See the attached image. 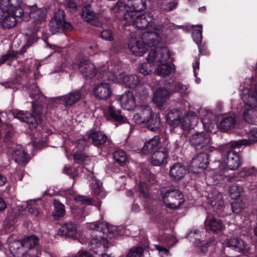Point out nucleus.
<instances>
[{"label": "nucleus", "mask_w": 257, "mask_h": 257, "mask_svg": "<svg viewBox=\"0 0 257 257\" xmlns=\"http://www.w3.org/2000/svg\"><path fill=\"white\" fill-rule=\"evenodd\" d=\"M29 96L33 99L32 101V113L20 110L15 114V117L27 123L28 128L33 131L36 129L38 124L42 120L43 115L49 107H56L57 103L64 106H70L80 99V92L75 90L68 94L49 99L41 92L36 84L29 88Z\"/></svg>", "instance_id": "nucleus-1"}, {"label": "nucleus", "mask_w": 257, "mask_h": 257, "mask_svg": "<svg viewBox=\"0 0 257 257\" xmlns=\"http://www.w3.org/2000/svg\"><path fill=\"white\" fill-rule=\"evenodd\" d=\"M21 0H8L0 6V26L4 29L14 27L18 22L17 18L24 15V10L20 6Z\"/></svg>", "instance_id": "nucleus-2"}, {"label": "nucleus", "mask_w": 257, "mask_h": 257, "mask_svg": "<svg viewBox=\"0 0 257 257\" xmlns=\"http://www.w3.org/2000/svg\"><path fill=\"white\" fill-rule=\"evenodd\" d=\"M107 66H104L99 70V73L91 63H83L81 59V75L86 80L91 79L94 76L98 79L101 78L103 81L113 80L117 75L121 72H120L121 67L118 64L112 62H108Z\"/></svg>", "instance_id": "nucleus-3"}, {"label": "nucleus", "mask_w": 257, "mask_h": 257, "mask_svg": "<svg viewBox=\"0 0 257 257\" xmlns=\"http://www.w3.org/2000/svg\"><path fill=\"white\" fill-rule=\"evenodd\" d=\"M250 144V142L247 139L231 141L222 145L217 153H221L222 159L226 168L234 170L238 169L241 165L240 156L234 149L242 146H248Z\"/></svg>", "instance_id": "nucleus-4"}, {"label": "nucleus", "mask_w": 257, "mask_h": 257, "mask_svg": "<svg viewBox=\"0 0 257 257\" xmlns=\"http://www.w3.org/2000/svg\"><path fill=\"white\" fill-rule=\"evenodd\" d=\"M161 37L156 32H144L141 38V40L132 39L128 43L129 49L132 53L136 56H142L147 52V46L154 47L157 50L159 46Z\"/></svg>", "instance_id": "nucleus-5"}, {"label": "nucleus", "mask_w": 257, "mask_h": 257, "mask_svg": "<svg viewBox=\"0 0 257 257\" xmlns=\"http://www.w3.org/2000/svg\"><path fill=\"white\" fill-rule=\"evenodd\" d=\"M171 57L169 51L166 48L159 49H152L148 55L147 62L142 63L139 67V72L144 76L149 75L152 71V67L158 62L165 61Z\"/></svg>", "instance_id": "nucleus-6"}, {"label": "nucleus", "mask_w": 257, "mask_h": 257, "mask_svg": "<svg viewBox=\"0 0 257 257\" xmlns=\"http://www.w3.org/2000/svg\"><path fill=\"white\" fill-rule=\"evenodd\" d=\"M249 245L238 237L229 238L226 243L224 252L227 257H237L236 253H242L248 255L250 252Z\"/></svg>", "instance_id": "nucleus-7"}, {"label": "nucleus", "mask_w": 257, "mask_h": 257, "mask_svg": "<svg viewBox=\"0 0 257 257\" xmlns=\"http://www.w3.org/2000/svg\"><path fill=\"white\" fill-rule=\"evenodd\" d=\"M180 91V82L167 83L158 89L154 94L153 101L160 109L163 108L171 94Z\"/></svg>", "instance_id": "nucleus-8"}, {"label": "nucleus", "mask_w": 257, "mask_h": 257, "mask_svg": "<svg viewBox=\"0 0 257 257\" xmlns=\"http://www.w3.org/2000/svg\"><path fill=\"white\" fill-rule=\"evenodd\" d=\"M219 149L213 147H209L207 151L196 154L190 163V168L194 173H200L206 169L209 164V158L212 153L219 152Z\"/></svg>", "instance_id": "nucleus-9"}, {"label": "nucleus", "mask_w": 257, "mask_h": 257, "mask_svg": "<svg viewBox=\"0 0 257 257\" xmlns=\"http://www.w3.org/2000/svg\"><path fill=\"white\" fill-rule=\"evenodd\" d=\"M132 11L127 10L123 15L124 20L132 23L138 30H145L149 26H152L153 18L150 13H145L138 15Z\"/></svg>", "instance_id": "nucleus-10"}, {"label": "nucleus", "mask_w": 257, "mask_h": 257, "mask_svg": "<svg viewBox=\"0 0 257 257\" xmlns=\"http://www.w3.org/2000/svg\"><path fill=\"white\" fill-rule=\"evenodd\" d=\"M161 194L164 203L170 208H179L185 200L182 192L174 187L162 190Z\"/></svg>", "instance_id": "nucleus-11"}, {"label": "nucleus", "mask_w": 257, "mask_h": 257, "mask_svg": "<svg viewBox=\"0 0 257 257\" xmlns=\"http://www.w3.org/2000/svg\"><path fill=\"white\" fill-rule=\"evenodd\" d=\"M49 26L53 34L62 33L65 30L70 31L73 28L71 23L65 21V12L61 9H58L55 12Z\"/></svg>", "instance_id": "nucleus-12"}, {"label": "nucleus", "mask_w": 257, "mask_h": 257, "mask_svg": "<svg viewBox=\"0 0 257 257\" xmlns=\"http://www.w3.org/2000/svg\"><path fill=\"white\" fill-rule=\"evenodd\" d=\"M147 0H129L125 4L123 0H118L114 6L113 10L117 13L124 14L128 11L135 12V13L143 11L147 8Z\"/></svg>", "instance_id": "nucleus-13"}, {"label": "nucleus", "mask_w": 257, "mask_h": 257, "mask_svg": "<svg viewBox=\"0 0 257 257\" xmlns=\"http://www.w3.org/2000/svg\"><path fill=\"white\" fill-rule=\"evenodd\" d=\"M138 116L139 122L146 123L147 128L154 132H159L161 126L160 119L156 115L154 117L152 111L147 108L143 109L140 113L135 115V117Z\"/></svg>", "instance_id": "nucleus-14"}, {"label": "nucleus", "mask_w": 257, "mask_h": 257, "mask_svg": "<svg viewBox=\"0 0 257 257\" xmlns=\"http://www.w3.org/2000/svg\"><path fill=\"white\" fill-rule=\"evenodd\" d=\"M108 140V137L101 131L90 130L85 135L81 136V142L90 143L97 148H102Z\"/></svg>", "instance_id": "nucleus-15"}, {"label": "nucleus", "mask_w": 257, "mask_h": 257, "mask_svg": "<svg viewBox=\"0 0 257 257\" xmlns=\"http://www.w3.org/2000/svg\"><path fill=\"white\" fill-rule=\"evenodd\" d=\"M211 138L208 132H197L192 135L190 142L191 146L195 149H204L207 151L210 147L208 145L210 144Z\"/></svg>", "instance_id": "nucleus-16"}, {"label": "nucleus", "mask_w": 257, "mask_h": 257, "mask_svg": "<svg viewBox=\"0 0 257 257\" xmlns=\"http://www.w3.org/2000/svg\"><path fill=\"white\" fill-rule=\"evenodd\" d=\"M80 140H78L77 144L75 146L76 151L74 150L73 159L74 163L72 167L65 166L63 169V172L67 175H70L72 178H75L79 176V168L80 166V150L78 146L80 144Z\"/></svg>", "instance_id": "nucleus-17"}, {"label": "nucleus", "mask_w": 257, "mask_h": 257, "mask_svg": "<svg viewBox=\"0 0 257 257\" xmlns=\"http://www.w3.org/2000/svg\"><path fill=\"white\" fill-rule=\"evenodd\" d=\"M105 115L107 120L114 122L116 126L125 123L127 120L126 117L121 114V110L112 105L108 106Z\"/></svg>", "instance_id": "nucleus-18"}, {"label": "nucleus", "mask_w": 257, "mask_h": 257, "mask_svg": "<svg viewBox=\"0 0 257 257\" xmlns=\"http://www.w3.org/2000/svg\"><path fill=\"white\" fill-rule=\"evenodd\" d=\"M81 18H84L86 22L96 27H99L102 25L101 21L91 10L90 4H87L84 7L81 3Z\"/></svg>", "instance_id": "nucleus-19"}, {"label": "nucleus", "mask_w": 257, "mask_h": 257, "mask_svg": "<svg viewBox=\"0 0 257 257\" xmlns=\"http://www.w3.org/2000/svg\"><path fill=\"white\" fill-rule=\"evenodd\" d=\"M93 93L95 97L99 100H107L112 93L110 85L107 82H101L94 87Z\"/></svg>", "instance_id": "nucleus-20"}, {"label": "nucleus", "mask_w": 257, "mask_h": 257, "mask_svg": "<svg viewBox=\"0 0 257 257\" xmlns=\"http://www.w3.org/2000/svg\"><path fill=\"white\" fill-rule=\"evenodd\" d=\"M168 152L165 147H161L152 155L151 163L153 166H160L167 162Z\"/></svg>", "instance_id": "nucleus-21"}, {"label": "nucleus", "mask_w": 257, "mask_h": 257, "mask_svg": "<svg viewBox=\"0 0 257 257\" xmlns=\"http://www.w3.org/2000/svg\"><path fill=\"white\" fill-rule=\"evenodd\" d=\"M57 234L58 235L66 236L74 239H77L80 242V239L77 237V231L76 226L72 222L64 223L61 226Z\"/></svg>", "instance_id": "nucleus-22"}, {"label": "nucleus", "mask_w": 257, "mask_h": 257, "mask_svg": "<svg viewBox=\"0 0 257 257\" xmlns=\"http://www.w3.org/2000/svg\"><path fill=\"white\" fill-rule=\"evenodd\" d=\"M204 224L206 231L213 233H219L222 231L224 228L222 221L215 217L211 218L207 217Z\"/></svg>", "instance_id": "nucleus-23"}, {"label": "nucleus", "mask_w": 257, "mask_h": 257, "mask_svg": "<svg viewBox=\"0 0 257 257\" xmlns=\"http://www.w3.org/2000/svg\"><path fill=\"white\" fill-rule=\"evenodd\" d=\"M187 171L186 166L181 163H175L170 167L169 175L171 178L176 180H181Z\"/></svg>", "instance_id": "nucleus-24"}, {"label": "nucleus", "mask_w": 257, "mask_h": 257, "mask_svg": "<svg viewBox=\"0 0 257 257\" xmlns=\"http://www.w3.org/2000/svg\"><path fill=\"white\" fill-rule=\"evenodd\" d=\"M121 107L125 109L133 110L136 106L135 98L132 92H126L119 98Z\"/></svg>", "instance_id": "nucleus-25"}, {"label": "nucleus", "mask_w": 257, "mask_h": 257, "mask_svg": "<svg viewBox=\"0 0 257 257\" xmlns=\"http://www.w3.org/2000/svg\"><path fill=\"white\" fill-rule=\"evenodd\" d=\"M181 111L178 109H171L166 115V121L174 127L177 126L181 122Z\"/></svg>", "instance_id": "nucleus-26"}, {"label": "nucleus", "mask_w": 257, "mask_h": 257, "mask_svg": "<svg viewBox=\"0 0 257 257\" xmlns=\"http://www.w3.org/2000/svg\"><path fill=\"white\" fill-rule=\"evenodd\" d=\"M160 143V137L158 135H156L144 144L141 151L144 154H151L157 148Z\"/></svg>", "instance_id": "nucleus-27"}, {"label": "nucleus", "mask_w": 257, "mask_h": 257, "mask_svg": "<svg viewBox=\"0 0 257 257\" xmlns=\"http://www.w3.org/2000/svg\"><path fill=\"white\" fill-rule=\"evenodd\" d=\"M9 246L11 253L14 257H23L26 251L24 249L22 241L19 240L10 242Z\"/></svg>", "instance_id": "nucleus-28"}, {"label": "nucleus", "mask_w": 257, "mask_h": 257, "mask_svg": "<svg viewBox=\"0 0 257 257\" xmlns=\"http://www.w3.org/2000/svg\"><path fill=\"white\" fill-rule=\"evenodd\" d=\"M165 213L166 211L165 210H159L157 212L153 210L151 215V220L156 223L160 228H163L167 222Z\"/></svg>", "instance_id": "nucleus-29"}, {"label": "nucleus", "mask_w": 257, "mask_h": 257, "mask_svg": "<svg viewBox=\"0 0 257 257\" xmlns=\"http://www.w3.org/2000/svg\"><path fill=\"white\" fill-rule=\"evenodd\" d=\"M53 203L54 209L52 215L55 219L58 220L65 214V206L57 199H54Z\"/></svg>", "instance_id": "nucleus-30"}, {"label": "nucleus", "mask_w": 257, "mask_h": 257, "mask_svg": "<svg viewBox=\"0 0 257 257\" xmlns=\"http://www.w3.org/2000/svg\"><path fill=\"white\" fill-rule=\"evenodd\" d=\"M196 27H200L201 29H195L192 31V37L194 42L198 45L199 55H203L202 42V25H196Z\"/></svg>", "instance_id": "nucleus-31"}, {"label": "nucleus", "mask_w": 257, "mask_h": 257, "mask_svg": "<svg viewBox=\"0 0 257 257\" xmlns=\"http://www.w3.org/2000/svg\"><path fill=\"white\" fill-rule=\"evenodd\" d=\"M123 82L125 86L130 88H135L139 85L140 78L137 75H126L123 77Z\"/></svg>", "instance_id": "nucleus-32"}, {"label": "nucleus", "mask_w": 257, "mask_h": 257, "mask_svg": "<svg viewBox=\"0 0 257 257\" xmlns=\"http://www.w3.org/2000/svg\"><path fill=\"white\" fill-rule=\"evenodd\" d=\"M24 248L32 249L36 246L39 241V238L35 235H32L25 237L22 240Z\"/></svg>", "instance_id": "nucleus-33"}, {"label": "nucleus", "mask_w": 257, "mask_h": 257, "mask_svg": "<svg viewBox=\"0 0 257 257\" xmlns=\"http://www.w3.org/2000/svg\"><path fill=\"white\" fill-rule=\"evenodd\" d=\"M221 195H219L217 197H213L210 200V205L212 210L216 214L219 213L223 209L224 206V200L221 198Z\"/></svg>", "instance_id": "nucleus-34"}, {"label": "nucleus", "mask_w": 257, "mask_h": 257, "mask_svg": "<svg viewBox=\"0 0 257 257\" xmlns=\"http://www.w3.org/2000/svg\"><path fill=\"white\" fill-rule=\"evenodd\" d=\"M47 13L46 9H38L31 13L30 17L34 19V21L37 24H40L45 21Z\"/></svg>", "instance_id": "nucleus-35"}, {"label": "nucleus", "mask_w": 257, "mask_h": 257, "mask_svg": "<svg viewBox=\"0 0 257 257\" xmlns=\"http://www.w3.org/2000/svg\"><path fill=\"white\" fill-rule=\"evenodd\" d=\"M228 191L229 197L232 199H235L241 196L243 189L241 185L234 183L228 188Z\"/></svg>", "instance_id": "nucleus-36"}, {"label": "nucleus", "mask_w": 257, "mask_h": 257, "mask_svg": "<svg viewBox=\"0 0 257 257\" xmlns=\"http://www.w3.org/2000/svg\"><path fill=\"white\" fill-rule=\"evenodd\" d=\"M236 123V119L232 116H227L221 120L219 126L220 130L225 132L231 128Z\"/></svg>", "instance_id": "nucleus-37"}, {"label": "nucleus", "mask_w": 257, "mask_h": 257, "mask_svg": "<svg viewBox=\"0 0 257 257\" xmlns=\"http://www.w3.org/2000/svg\"><path fill=\"white\" fill-rule=\"evenodd\" d=\"M253 96L256 99L255 102L253 104L248 103V106L250 108L246 109L243 112V118L246 121H247L248 117L256 111V107H257V84L254 86Z\"/></svg>", "instance_id": "nucleus-38"}, {"label": "nucleus", "mask_w": 257, "mask_h": 257, "mask_svg": "<svg viewBox=\"0 0 257 257\" xmlns=\"http://www.w3.org/2000/svg\"><path fill=\"white\" fill-rule=\"evenodd\" d=\"M112 155L114 161L120 166H123L127 160L126 154L122 150L115 151Z\"/></svg>", "instance_id": "nucleus-39"}, {"label": "nucleus", "mask_w": 257, "mask_h": 257, "mask_svg": "<svg viewBox=\"0 0 257 257\" xmlns=\"http://www.w3.org/2000/svg\"><path fill=\"white\" fill-rule=\"evenodd\" d=\"M168 60H166V61ZM163 61L159 62L157 69V74L159 76H165L170 75L172 71V67L168 63H162ZM166 62V61H165Z\"/></svg>", "instance_id": "nucleus-40"}, {"label": "nucleus", "mask_w": 257, "mask_h": 257, "mask_svg": "<svg viewBox=\"0 0 257 257\" xmlns=\"http://www.w3.org/2000/svg\"><path fill=\"white\" fill-rule=\"evenodd\" d=\"M0 126L3 130L2 133L4 134V141L6 143H8L14 135L13 126L11 125L5 124L4 122L1 124Z\"/></svg>", "instance_id": "nucleus-41"}, {"label": "nucleus", "mask_w": 257, "mask_h": 257, "mask_svg": "<svg viewBox=\"0 0 257 257\" xmlns=\"http://www.w3.org/2000/svg\"><path fill=\"white\" fill-rule=\"evenodd\" d=\"M13 157L15 158L16 161L21 162L23 163H28L27 154L24 150H15L13 153Z\"/></svg>", "instance_id": "nucleus-42"}, {"label": "nucleus", "mask_w": 257, "mask_h": 257, "mask_svg": "<svg viewBox=\"0 0 257 257\" xmlns=\"http://www.w3.org/2000/svg\"><path fill=\"white\" fill-rule=\"evenodd\" d=\"M145 248L138 246L132 248L128 252L126 257H142L143 256Z\"/></svg>", "instance_id": "nucleus-43"}, {"label": "nucleus", "mask_w": 257, "mask_h": 257, "mask_svg": "<svg viewBox=\"0 0 257 257\" xmlns=\"http://www.w3.org/2000/svg\"><path fill=\"white\" fill-rule=\"evenodd\" d=\"M23 77L21 76H16L13 79L7 83L6 87L11 88L12 89H17V85L22 83Z\"/></svg>", "instance_id": "nucleus-44"}, {"label": "nucleus", "mask_w": 257, "mask_h": 257, "mask_svg": "<svg viewBox=\"0 0 257 257\" xmlns=\"http://www.w3.org/2000/svg\"><path fill=\"white\" fill-rule=\"evenodd\" d=\"M18 52L16 51H9L0 58V63L4 64L8 61H12L17 58Z\"/></svg>", "instance_id": "nucleus-45"}, {"label": "nucleus", "mask_w": 257, "mask_h": 257, "mask_svg": "<svg viewBox=\"0 0 257 257\" xmlns=\"http://www.w3.org/2000/svg\"><path fill=\"white\" fill-rule=\"evenodd\" d=\"M244 207V203L242 201H234L231 203V207L234 213H239Z\"/></svg>", "instance_id": "nucleus-46"}, {"label": "nucleus", "mask_w": 257, "mask_h": 257, "mask_svg": "<svg viewBox=\"0 0 257 257\" xmlns=\"http://www.w3.org/2000/svg\"><path fill=\"white\" fill-rule=\"evenodd\" d=\"M100 37L106 41H112L114 40L113 33L109 29L103 30L101 32Z\"/></svg>", "instance_id": "nucleus-47"}, {"label": "nucleus", "mask_w": 257, "mask_h": 257, "mask_svg": "<svg viewBox=\"0 0 257 257\" xmlns=\"http://www.w3.org/2000/svg\"><path fill=\"white\" fill-rule=\"evenodd\" d=\"M248 136L249 140H247L251 143L249 146L257 142V127H253L250 130L248 134Z\"/></svg>", "instance_id": "nucleus-48"}, {"label": "nucleus", "mask_w": 257, "mask_h": 257, "mask_svg": "<svg viewBox=\"0 0 257 257\" xmlns=\"http://www.w3.org/2000/svg\"><path fill=\"white\" fill-rule=\"evenodd\" d=\"M96 187L94 189V193L100 197H104V192L102 190V183L99 180H95Z\"/></svg>", "instance_id": "nucleus-49"}, {"label": "nucleus", "mask_w": 257, "mask_h": 257, "mask_svg": "<svg viewBox=\"0 0 257 257\" xmlns=\"http://www.w3.org/2000/svg\"><path fill=\"white\" fill-rule=\"evenodd\" d=\"M162 239L166 243L167 245L169 246L173 245L172 242L174 241V238L172 235L164 234L162 235Z\"/></svg>", "instance_id": "nucleus-50"}, {"label": "nucleus", "mask_w": 257, "mask_h": 257, "mask_svg": "<svg viewBox=\"0 0 257 257\" xmlns=\"http://www.w3.org/2000/svg\"><path fill=\"white\" fill-rule=\"evenodd\" d=\"M189 236L192 238L193 237L195 238V241H198L199 243H201V238H200V231L198 230H194L193 231H191L189 233Z\"/></svg>", "instance_id": "nucleus-51"}, {"label": "nucleus", "mask_w": 257, "mask_h": 257, "mask_svg": "<svg viewBox=\"0 0 257 257\" xmlns=\"http://www.w3.org/2000/svg\"><path fill=\"white\" fill-rule=\"evenodd\" d=\"M94 203V199L91 197L81 195V205H92Z\"/></svg>", "instance_id": "nucleus-52"}, {"label": "nucleus", "mask_w": 257, "mask_h": 257, "mask_svg": "<svg viewBox=\"0 0 257 257\" xmlns=\"http://www.w3.org/2000/svg\"><path fill=\"white\" fill-rule=\"evenodd\" d=\"M139 188L141 194H142L145 197H146V194L147 192V184L144 182L140 183L139 185Z\"/></svg>", "instance_id": "nucleus-53"}, {"label": "nucleus", "mask_w": 257, "mask_h": 257, "mask_svg": "<svg viewBox=\"0 0 257 257\" xmlns=\"http://www.w3.org/2000/svg\"><path fill=\"white\" fill-rule=\"evenodd\" d=\"M211 243V241H206L205 242L202 241L201 243V245L200 246V249L202 252H206L208 250V248L210 244Z\"/></svg>", "instance_id": "nucleus-54"}, {"label": "nucleus", "mask_w": 257, "mask_h": 257, "mask_svg": "<svg viewBox=\"0 0 257 257\" xmlns=\"http://www.w3.org/2000/svg\"><path fill=\"white\" fill-rule=\"evenodd\" d=\"M91 163V159L89 156L81 153V165H87Z\"/></svg>", "instance_id": "nucleus-55"}, {"label": "nucleus", "mask_w": 257, "mask_h": 257, "mask_svg": "<svg viewBox=\"0 0 257 257\" xmlns=\"http://www.w3.org/2000/svg\"><path fill=\"white\" fill-rule=\"evenodd\" d=\"M251 170L249 169H243V170L240 173L241 177L246 178L252 175Z\"/></svg>", "instance_id": "nucleus-56"}, {"label": "nucleus", "mask_w": 257, "mask_h": 257, "mask_svg": "<svg viewBox=\"0 0 257 257\" xmlns=\"http://www.w3.org/2000/svg\"><path fill=\"white\" fill-rule=\"evenodd\" d=\"M86 49L90 50L91 52H88L90 55L94 54L96 53L97 49V46L95 44L89 45L86 48Z\"/></svg>", "instance_id": "nucleus-57"}, {"label": "nucleus", "mask_w": 257, "mask_h": 257, "mask_svg": "<svg viewBox=\"0 0 257 257\" xmlns=\"http://www.w3.org/2000/svg\"><path fill=\"white\" fill-rule=\"evenodd\" d=\"M110 51L113 53H118L120 51L119 45L118 43H114L112 44Z\"/></svg>", "instance_id": "nucleus-58"}, {"label": "nucleus", "mask_w": 257, "mask_h": 257, "mask_svg": "<svg viewBox=\"0 0 257 257\" xmlns=\"http://www.w3.org/2000/svg\"><path fill=\"white\" fill-rule=\"evenodd\" d=\"M155 246L159 252H164V254H167L169 252V250L168 248L160 245H156Z\"/></svg>", "instance_id": "nucleus-59"}, {"label": "nucleus", "mask_w": 257, "mask_h": 257, "mask_svg": "<svg viewBox=\"0 0 257 257\" xmlns=\"http://www.w3.org/2000/svg\"><path fill=\"white\" fill-rule=\"evenodd\" d=\"M38 38L37 37V33L35 32H32L31 35L28 38V41L29 43H33L37 41Z\"/></svg>", "instance_id": "nucleus-60"}, {"label": "nucleus", "mask_w": 257, "mask_h": 257, "mask_svg": "<svg viewBox=\"0 0 257 257\" xmlns=\"http://www.w3.org/2000/svg\"><path fill=\"white\" fill-rule=\"evenodd\" d=\"M7 207L5 201L4 199L0 197V211L4 210Z\"/></svg>", "instance_id": "nucleus-61"}, {"label": "nucleus", "mask_w": 257, "mask_h": 257, "mask_svg": "<svg viewBox=\"0 0 257 257\" xmlns=\"http://www.w3.org/2000/svg\"><path fill=\"white\" fill-rule=\"evenodd\" d=\"M6 177L4 175L0 174V186H4L6 184Z\"/></svg>", "instance_id": "nucleus-62"}, {"label": "nucleus", "mask_w": 257, "mask_h": 257, "mask_svg": "<svg viewBox=\"0 0 257 257\" xmlns=\"http://www.w3.org/2000/svg\"><path fill=\"white\" fill-rule=\"evenodd\" d=\"M81 257H94L93 255L88 251L81 250Z\"/></svg>", "instance_id": "nucleus-63"}, {"label": "nucleus", "mask_w": 257, "mask_h": 257, "mask_svg": "<svg viewBox=\"0 0 257 257\" xmlns=\"http://www.w3.org/2000/svg\"><path fill=\"white\" fill-rule=\"evenodd\" d=\"M193 70L198 69L199 68V61L197 60L193 64Z\"/></svg>", "instance_id": "nucleus-64"}]
</instances>
